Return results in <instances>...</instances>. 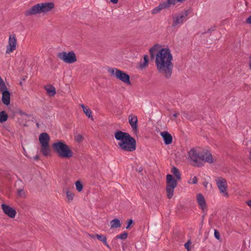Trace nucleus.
Segmentation results:
<instances>
[{
  "label": "nucleus",
  "instance_id": "obj_31",
  "mask_svg": "<svg viewBox=\"0 0 251 251\" xmlns=\"http://www.w3.org/2000/svg\"><path fill=\"white\" fill-rule=\"evenodd\" d=\"M8 90L4 82L3 81L0 84V91L2 93V91Z\"/></svg>",
  "mask_w": 251,
  "mask_h": 251
},
{
  "label": "nucleus",
  "instance_id": "obj_23",
  "mask_svg": "<svg viewBox=\"0 0 251 251\" xmlns=\"http://www.w3.org/2000/svg\"><path fill=\"white\" fill-rule=\"evenodd\" d=\"M128 234L125 231L123 233L116 236L113 239V243L117 242L118 239H125L127 238Z\"/></svg>",
  "mask_w": 251,
  "mask_h": 251
},
{
  "label": "nucleus",
  "instance_id": "obj_45",
  "mask_svg": "<svg viewBox=\"0 0 251 251\" xmlns=\"http://www.w3.org/2000/svg\"><path fill=\"white\" fill-rule=\"evenodd\" d=\"M247 204L251 208V200L247 202Z\"/></svg>",
  "mask_w": 251,
  "mask_h": 251
},
{
  "label": "nucleus",
  "instance_id": "obj_11",
  "mask_svg": "<svg viewBox=\"0 0 251 251\" xmlns=\"http://www.w3.org/2000/svg\"><path fill=\"white\" fill-rule=\"evenodd\" d=\"M16 45L17 40L16 35L15 34L10 35L9 37L8 44L7 46L6 53L9 54L10 53L12 52L16 49Z\"/></svg>",
  "mask_w": 251,
  "mask_h": 251
},
{
  "label": "nucleus",
  "instance_id": "obj_32",
  "mask_svg": "<svg viewBox=\"0 0 251 251\" xmlns=\"http://www.w3.org/2000/svg\"><path fill=\"white\" fill-rule=\"evenodd\" d=\"M17 195L18 196L20 197H23L25 196V192L23 189H18L17 191Z\"/></svg>",
  "mask_w": 251,
  "mask_h": 251
},
{
  "label": "nucleus",
  "instance_id": "obj_5",
  "mask_svg": "<svg viewBox=\"0 0 251 251\" xmlns=\"http://www.w3.org/2000/svg\"><path fill=\"white\" fill-rule=\"evenodd\" d=\"M54 7V4L52 2L38 3L26 10L25 15L28 16L41 13H46L51 11Z\"/></svg>",
  "mask_w": 251,
  "mask_h": 251
},
{
  "label": "nucleus",
  "instance_id": "obj_40",
  "mask_svg": "<svg viewBox=\"0 0 251 251\" xmlns=\"http://www.w3.org/2000/svg\"><path fill=\"white\" fill-rule=\"evenodd\" d=\"M110 1L114 4H116L118 2V0H110Z\"/></svg>",
  "mask_w": 251,
  "mask_h": 251
},
{
  "label": "nucleus",
  "instance_id": "obj_26",
  "mask_svg": "<svg viewBox=\"0 0 251 251\" xmlns=\"http://www.w3.org/2000/svg\"><path fill=\"white\" fill-rule=\"evenodd\" d=\"M149 63V59L148 55H145L144 56V62H141L140 64V67L141 68L143 69L146 67Z\"/></svg>",
  "mask_w": 251,
  "mask_h": 251
},
{
  "label": "nucleus",
  "instance_id": "obj_8",
  "mask_svg": "<svg viewBox=\"0 0 251 251\" xmlns=\"http://www.w3.org/2000/svg\"><path fill=\"white\" fill-rule=\"evenodd\" d=\"M57 56L64 62L69 64L73 63L77 60L76 55L73 51L68 53L65 51L60 52L58 53Z\"/></svg>",
  "mask_w": 251,
  "mask_h": 251
},
{
  "label": "nucleus",
  "instance_id": "obj_4",
  "mask_svg": "<svg viewBox=\"0 0 251 251\" xmlns=\"http://www.w3.org/2000/svg\"><path fill=\"white\" fill-rule=\"evenodd\" d=\"M52 147L54 152L60 158H69L73 155V152L69 147L62 141L54 143Z\"/></svg>",
  "mask_w": 251,
  "mask_h": 251
},
{
  "label": "nucleus",
  "instance_id": "obj_27",
  "mask_svg": "<svg viewBox=\"0 0 251 251\" xmlns=\"http://www.w3.org/2000/svg\"><path fill=\"white\" fill-rule=\"evenodd\" d=\"M84 113H85V115L89 118H91L92 120H93V116L92 115L91 110L89 108H86L83 110Z\"/></svg>",
  "mask_w": 251,
  "mask_h": 251
},
{
  "label": "nucleus",
  "instance_id": "obj_36",
  "mask_svg": "<svg viewBox=\"0 0 251 251\" xmlns=\"http://www.w3.org/2000/svg\"><path fill=\"white\" fill-rule=\"evenodd\" d=\"M198 182V179H197V177L196 176H194L192 180V182H191V183L192 184H197Z\"/></svg>",
  "mask_w": 251,
  "mask_h": 251
},
{
  "label": "nucleus",
  "instance_id": "obj_10",
  "mask_svg": "<svg viewBox=\"0 0 251 251\" xmlns=\"http://www.w3.org/2000/svg\"><path fill=\"white\" fill-rule=\"evenodd\" d=\"M189 13L188 10H185L183 12L179 14V15L173 18V26H176L178 24H182L184 20L187 17Z\"/></svg>",
  "mask_w": 251,
  "mask_h": 251
},
{
  "label": "nucleus",
  "instance_id": "obj_37",
  "mask_svg": "<svg viewBox=\"0 0 251 251\" xmlns=\"http://www.w3.org/2000/svg\"><path fill=\"white\" fill-rule=\"evenodd\" d=\"M246 24H251V15L245 21Z\"/></svg>",
  "mask_w": 251,
  "mask_h": 251
},
{
  "label": "nucleus",
  "instance_id": "obj_18",
  "mask_svg": "<svg viewBox=\"0 0 251 251\" xmlns=\"http://www.w3.org/2000/svg\"><path fill=\"white\" fill-rule=\"evenodd\" d=\"M160 46L158 44H155L149 50L150 57L151 60L154 59L155 57H156V51H158L160 50Z\"/></svg>",
  "mask_w": 251,
  "mask_h": 251
},
{
  "label": "nucleus",
  "instance_id": "obj_49",
  "mask_svg": "<svg viewBox=\"0 0 251 251\" xmlns=\"http://www.w3.org/2000/svg\"><path fill=\"white\" fill-rule=\"evenodd\" d=\"M249 158L251 159V151H250V156H249Z\"/></svg>",
  "mask_w": 251,
  "mask_h": 251
},
{
  "label": "nucleus",
  "instance_id": "obj_39",
  "mask_svg": "<svg viewBox=\"0 0 251 251\" xmlns=\"http://www.w3.org/2000/svg\"><path fill=\"white\" fill-rule=\"evenodd\" d=\"M112 246L113 247H116V248H117L118 246V245H117V242L113 243V240L112 241Z\"/></svg>",
  "mask_w": 251,
  "mask_h": 251
},
{
  "label": "nucleus",
  "instance_id": "obj_25",
  "mask_svg": "<svg viewBox=\"0 0 251 251\" xmlns=\"http://www.w3.org/2000/svg\"><path fill=\"white\" fill-rule=\"evenodd\" d=\"M171 172L175 176L177 179L180 180L181 179L180 173L176 167H173L171 169Z\"/></svg>",
  "mask_w": 251,
  "mask_h": 251
},
{
  "label": "nucleus",
  "instance_id": "obj_17",
  "mask_svg": "<svg viewBox=\"0 0 251 251\" xmlns=\"http://www.w3.org/2000/svg\"><path fill=\"white\" fill-rule=\"evenodd\" d=\"M161 135L162 137L164 143L166 145H169L172 143L173 138L171 134L167 131H164L161 133Z\"/></svg>",
  "mask_w": 251,
  "mask_h": 251
},
{
  "label": "nucleus",
  "instance_id": "obj_16",
  "mask_svg": "<svg viewBox=\"0 0 251 251\" xmlns=\"http://www.w3.org/2000/svg\"><path fill=\"white\" fill-rule=\"evenodd\" d=\"M1 100L6 105H8L10 102V93L8 90L2 91Z\"/></svg>",
  "mask_w": 251,
  "mask_h": 251
},
{
  "label": "nucleus",
  "instance_id": "obj_44",
  "mask_svg": "<svg viewBox=\"0 0 251 251\" xmlns=\"http://www.w3.org/2000/svg\"><path fill=\"white\" fill-rule=\"evenodd\" d=\"M81 107H82V108L83 109V111L86 109V108H87V107H86L84 104H82L80 105Z\"/></svg>",
  "mask_w": 251,
  "mask_h": 251
},
{
  "label": "nucleus",
  "instance_id": "obj_51",
  "mask_svg": "<svg viewBox=\"0 0 251 251\" xmlns=\"http://www.w3.org/2000/svg\"><path fill=\"white\" fill-rule=\"evenodd\" d=\"M250 68L251 69V64H250Z\"/></svg>",
  "mask_w": 251,
  "mask_h": 251
},
{
  "label": "nucleus",
  "instance_id": "obj_29",
  "mask_svg": "<svg viewBox=\"0 0 251 251\" xmlns=\"http://www.w3.org/2000/svg\"><path fill=\"white\" fill-rule=\"evenodd\" d=\"M66 196L69 201H70L73 200L74 194L73 193L70 191H67Z\"/></svg>",
  "mask_w": 251,
  "mask_h": 251
},
{
  "label": "nucleus",
  "instance_id": "obj_28",
  "mask_svg": "<svg viewBox=\"0 0 251 251\" xmlns=\"http://www.w3.org/2000/svg\"><path fill=\"white\" fill-rule=\"evenodd\" d=\"M75 187L76 190L78 192H81L83 189V186L82 183L80 181L78 180L75 182Z\"/></svg>",
  "mask_w": 251,
  "mask_h": 251
},
{
  "label": "nucleus",
  "instance_id": "obj_19",
  "mask_svg": "<svg viewBox=\"0 0 251 251\" xmlns=\"http://www.w3.org/2000/svg\"><path fill=\"white\" fill-rule=\"evenodd\" d=\"M96 237L98 240L101 242L107 248L109 249H111L110 246L107 243V237L105 235L96 234Z\"/></svg>",
  "mask_w": 251,
  "mask_h": 251
},
{
  "label": "nucleus",
  "instance_id": "obj_33",
  "mask_svg": "<svg viewBox=\"0 0 251 251\" xmlns=\"http://www.w3.org/2000/svg\"><path fill=\"white\" fill-rule=\"evenodd\" d=\"M15 114H19L20 115H25L26 116H28V115L23 112L21 109H17L16 111L15 112Z\"/></svg>",
  "mask_w": 251,
  "mask_h": 251
},
{
  "label": "nucleus",
  "instance_id": "obj_3",
  "mask_svg": "<svg viewBox=\"0 0 251 251\" xmlns=\"http://www.w3.org/2000/svg\"><path fill=\"white\" fill-rule=\"evenodd\" d=\"M189 161L194 166L201 167L203 166V162L211 163L213 162V158L209 151L199 153L196 150L192 148L188 152Z\"/></svg>",
  "mask_w": 251,
  "mask_h": 251
},
{
  "label": "nucleus",
  "instance_id": "obj_7",
  "mask_svg": "<svg viewBox=\"0 0 251 251\" xmlns=\"http://www.w3.org/2000/svg\"><path fill=\"white\" fill-rule=\"evenodd\" d=\"M177 186V181L172 175L168 174L166 176V190L167 198L171 199L174 195V189Z\"/></svg>",
  "mask_w": 251,
  "mask_h": 251
},
{
  "label": "nucleus",
  "instance_id": "obj_13",
  "mask_svg": "<svg viewBox=\"0 0 251 251\" xmlns=\"http://www.w3.org/2000/svg\"><path fill=\"white\" fill-rule=\"evenodd\" d=\"M197 200L198 203L201 207L203 212L207 209L206 204L204 196L201 193H199L197 195Z\"/></svg>",
  "mask_w": 251,
  "mask_h": 251
},
{
  "label": "nucleus",
  "instance_id": "obj_22",
  "mask_svg": "<svg viewBox=\"0 0 251 251\" xmlns=\"http://www.w3.org/2000/svg\"><path fill=\"white\" fill-rule=\"evenodd\" d=\"M111 228H117L121 227V223L118 219H114L110 222Z\"/></svg>",
  "mask_w": 251,
  "mask_h": 251
},
{
  "label": "nucleus",
  "instance_id": "obj_48",
  "mask_svg": "<svg viewBox=\"0 0 251 251\" xmlns=\"http://www.w3.org/2000/svg\"><path fill=\"white\" fill-rule=\"evenodd\" d=\"M36 126L37 127V128H39L40 125H39V123H38V122L36 123Z\"/></svg>",
  "mask_w": 251,
  "mask_h": 251
},
{
  "label": "nucleus",
  "instance_id": "obj_2",
  "mask_svg": "<svg viewBox=\"0 0 251 251\" xmlns=\"http://www.w3.org/2000/svg\"><path fill=\"white\" fill-rule=\"evenodd\" d=\"M115 139L120 141L118 146L121 150L132 152L136 150V143L135 139L129 134L120 130H117L114 133Z\"/></svg>",
  "mask_w": 251,
  "mask_h": 251
},
{
  "label": "nucleus",
  "instance_id": "obj_30",
  "mask_svg": "<svg viewBox=\"0 0 251 251\" xmlns=\"http://www.w3.org/2000/svg\"><path fill=\"white\" fill-rule=\"evenodd\" d=\"M75 139L77 142L80 143L83 140L84 138L81 134H77L75 135Z\"/></svg>",
  "mask_w": 251,
  "mask_h": 251
},
{
  "label": "nucleus",
  "instance_id": "obj_43",
  "mask_svg": "<svg viewBox=\"0 0 251 251\" xmlns=\"http://www.w3.org/2000/svg\"><path fill=\"white\" fill-rule=\"evenodd\" d=\"M89 237L91 238H94L96 237V234H89Z\"/></svg>",
  "mask_w": 251,
  "mask_h": 251
},
{
  "label": "nucleus",
  "instance_id": "obj_21",
  "mask_svg": "<svg viewBox=\"0 0 251 251\" xmlns=\"http://www.w3.org/2000/svg\"><path fill=\"white\" fill-rule=\"evenodd\" d=\"M41 152L44 156H48L50 152L49 145L41 146Z\"/></svg>",
  "mask_w": 251,
  "mask_h": 251
},
{
  "label": "nucleus",
  "instance_id": "obj_14",
  "mask_svg": "<svg viewBox=\"0 0 251 251\" xmlns=\"http://www.w3.org/2000/svg\"><path fill=\"white\" fill-rule=\"evenodd\" d=\"M50 140V136L46 132L41 133L39 135V140L41 146L49 145Z\"/></svg>",
  "mask_w": 251,
  "mask_h": 251
},
{
  "label": "nucleus",
  "instance_id": "obj_50",
  "mask_svg": "<svg viewBox=\"0 0 251 251\" xmlns=\"http://www.w3.org/2000/svg\"><path fill=\"white\" fill-rule=\"evenodd\" d=\"M186 249L187 251H191L190 248H187Z\"/></svg>",
  "mask_w": 251,
  "mask_h": 251
},
{
  "label": "nucleus",
  "instance_id": "obj_1",
  "mask_svg": "<svg viewBox=\"0 0 251 251\" xmlns=\"http://www.w3.org/2000/svg\"><path fill=\"white\" fill-rule=\"evenodd\" d=\"M173 57L169 48H161L156 53L155 60L158 72L166 78H170L172 75L174 65Z\"/></svg>",
  "mask_w": 251,
  "mask_h": 251
},
{
  "label": "nucleus",
  "instance_id": "obj_42",
  "mask_svg": "<svg viewBox=\"0 0 251 251\" xmlns=\"http://www.w3.org/2000/svg\"><path fill=\"white\" fill-rule=\"evenodd\" d=\"M179 114V113L178 112H176L175 113H174V114H173V116H174V117H175V118H176V117H177Z\"/></svg>",
  "mask_w": 251,
  "mask_h": 251
},
{
  "label": "nucleus",
  "instance_id": "obj_6",
  "mask_svg": "<svg viewBox=\"0 0 251 251\" xmlns=\"http://www.w3.org/2000/svg\"><path fill=\"white\" fill-rule=\"evenodd\" d=\"M107 71L111 75L115 76L116 78L127 85H131L130 76L126 73L117 68H109Z\"/></svg>",
  "mask_w": 251,
  "mask_h": 251
},
{
  "label": "nucleus",
  "instance_id": "obj_47",
  "mask_svg": "<svg viewBox=\"0 0 251 251\" xmlns=\"http://www.w3.org/2000/svg\"><path fill=\"white\" fill-rule=\"evenodd\" d=\"M211 30H212V31L214 30V27H213V28L212 27L211 28H209L207 31V32H210Z\"/></svg>",
  "mask_w": 251,
  "mask_h": 251
},
{
  "label": "nucleus",
  "instance_id": "obj_34",
  "mask_svg": "<svg viewBox=\"0 0 251 251\" xmlns=\"http://www.w3.org/2000/svg\"><path fill=\"white\" fill-rule=\"evenodd\" d=\"M214 236L215 238L218 240H219L220 238V234L218 230L214 229Z\"/></svg>",
  "mask_w": 251,
  "mask_h": 251
},
{
  "label": "nucleus",
  "instance_id": "obj_35",
  "mask_svg": "<svg viewBox=\"0 0 251 251\" xmlns=\"http://www.w3.org/2000/svg\"><path fill=\"white\" fill-rule=\"evenodd\" d=\"M133 223V221L132 219H128L127 222L126 229H128L130 226Z\"/></svg>",
  "mask_w": 251,
  "mask_h": 251
},
{
  "label": "nucleus",
  "instance_id": "obj_24",
  "mask_svg": "<svg viewBox=\"0 0 251 251\" xmlns=\"http://www.w3.org/2000/svg\"><path fill=\"white\" fill-rule=\"evenodd\" d=\"M8 118V116L5 111L0 112V123H3L6 122Z\"/></svg>",
  "mask_w": 251,
  "mask_h": 251
},
{
  "label": "nucleus",
  "instance_id": "obj_9",
  "mask_svg": "<svg viewBox=\"0 0 251 251\" xmlns=\"http://www.w3.org/2000/svg\"><path fill=\"white\" fill-rule=\"evenodd\" d=\"M215 181L220 192L224 194V196H227L228 193L226 191L227 186L226 180L222 177H218Z\"/></svg>",
  "mask_w": 251,
  "mask_h": 251
},
{
  "label": "nucleus",
  "instance_id": "obj_12",
  "mask_svg": "<svg viewBox=\"0 0 251 251\" xmlns=\"http://www.w3.org/2000/svg\"><path fill=\"white\" fill-rule=\"evenodd\" d=\"M2 209L4 213L11 218H14L16 214V210L8 205L1 204Z\"/></svg>",
  "mask_w": 251,
  "mask_h": 251
},
{
  "label": "nucleus",
  "instance_id": "obj_15",
  "mask_svg": "<svg viewBox=\"0 0 251 251\" xmlns=\"http://www.w3.org/2000/svg\"><path fill=\"white\" fill-rule=\"evenodd\" d=\"M129 123L133 131H137V117L135 115H129L128 117Z\"/></svg>",
  "mask_w": 251,
  "mask_h": 251
},
{
  "label": "nucleus",
  "instance_id": "obj_38",
  "mask_svg": "<svg viewBox=\"0 0 251 251\" xmlns=\"http://www.w3.org/2000/svg\"><path fill=\"white\" fill-rule=\"evenodd\" d=\"M191 243L190 240H188L185 244H184V247L186 249L189 248L190 245Z\"/></svg>",
  "mask_w": 251,
  "mask_h": 251
},
{
  "label": "nucleus",
  "instance_id": "obj_46",
  "mask_svg": "<svg viewBox=\"0 0 251 251\" xmlns=\"http://www.w3.org/2000/svg\"><path fill=\"white\" fill-rule=\"evenodd\" d=\"M211 30H212V31L214 30V27H213V28L212 27L211 28H209L207 31V32H210Z\"/></svg>",
  "mask_w": 251,
  "mask_h": 251
},
{
  "label": "nucleus",
  "instance_id": "obj_20",
  "mask_svg": "<svg viewBox=\"0 0 251 251\" xmlns=\"http://www.w3.org/2000/svg\"><path fill=\"white\" fill-rule=\"evenodd\" d=\"M45 89L47 91L48 94L50 97L54 96L56 94V90L54 86L51 85H50L45 87Z\"/></svg>",
  "mask_w": 251,
  "mask_h": 251
},
{
  "label": "nucleus",
  "instance_id": "obj_41",
  "mask_svg": "<svg viewBox=\"0 0 251 251\" xmlns=\"http://www.w3.org/2000/svg\"><path fill=\"white\" fill-rule=\"evenodd\" d=\"M34 159L36 160H39V156L38 155H36L35 156H34Z\"/></svg>",
  "mask_w": 251,
  "mask_h": 251
}]
</instances>
